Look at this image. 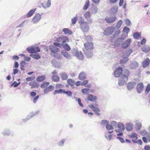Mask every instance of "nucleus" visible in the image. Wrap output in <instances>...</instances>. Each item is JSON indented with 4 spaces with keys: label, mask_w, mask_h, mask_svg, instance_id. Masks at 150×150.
<instances>
[{
    "label": "nucleus",
    "mask_w": 150,
    "mask_h": 150,
    "mask_svg": "<svg viewBox=\"0 0 150 150\" xmlns=\"http://www.w3.org/2000/svg\"><path fill=\"white\" fill-rule=\"evenodd\" d=\"M45 78V76H40L37 77L36 80L37 82H40L44 80Z\"/></svg>",
    "instance_id": "29"
},
{
    "label": "nucleus",
    "mask_w": 150,
    "mask_h": 150,
    "mask_svg": "<svg viewBox=\"0 0 150 150\" xmlns=\"http://www.w3.org/2000/svg\"><path fill=\"white\" fill-rule=\"evenodd\" d=\"M89 89L87 88H83L81 90V92L84 94H87L89 93Z\"/></svg>",
    "instance_id": "51"
},
{
    "label": "nucleus",
    "mask_w": 150,
    "mask_h": 150,
    "mask_svg": "<svg viewBox=\"0 0 150 150\" xmlns=\"http://www.w3.org/2000/svg\"><path fill=\"white\" fill-rule=\"evenodd\" d=\"M133 50L132 49H129L126 50L125 54V57H128L130 54L132 52Z\"/></svg>",
    "instance_id": "41"
},
{
    "label": "nucleus",
    "mask_w": 150,
    "mask_h": 150,
    "mask_svg": "<svg viewBox=\"0 0 150 150\" xmlns=\"http://www.w3.org/2000/svg\"><path fill=\"white\" fill-rule=\"evenodd\" d=\"M141 33H139L138 32L135 33L133 34V37L135 39H138L141 37Z\"/></svg>",
    "instance_id": "43"
},
{
    "label": "nucleus",
    "mask_w": 150,
    "mask_h": 150,
    "mask_svg": "<svg viewBox=\"0 0 150 150\" xmlns=\"http://www.w3.org/2000/svg\"><path fill=\"white\" fill-rule=\"evenodd\" d=\"M87 99L89 101L93 102L97 99V97L92 94H89L87 97Z\"/></svg>",
    "instance_id": "21"
},
{
    "label": "nucleus",
    "mask_w": 150,
    "mask_h": 150,
    "mask_svg": "<svg viewBox=\"0 0 150 150\" xmlns=\"http://www.w3.org/2000/svg\"><path fill=\"white\" fill-rule=\"evenodd\" d=\"M41 18V15L39 13H37L32 19L34 23L35 24L38 22Z\"/></svg>",
    "instance_id": "12"
},
{
    "label": "nucleus",
    "mask_w": 150,
    "mask_h": 150,
    "mask_svg": "<svg viewBox=\"0 0 150 150\" xmlns=\"http://www.w3.org/2000/svg\"><path fill=\"white\" fill-rule=\"evenodd\" d=\"M72 54L74 56H75L77 58L80 60L83 59V55L81 51H78L75 49H73L72 50Z\"/></svg>",
    "instance_id": "2"
},
{
    "label": "nucleus",
    "mask_w": 150,
    "mask_h": 150,
    "mask_svg": "<svg viewBox=\"0 0 150 150\" xmlns=\"http://www.w3.org/2000/svg\"><path fill=\"white\" fill-rule=\"evenodd\" d=\"M144 86L143 83L142 82L138 83L136 87V90L137 92L138 93H141L143 90Z\"/></svg>",
    "instance_id": "10"
},
{
    "label": "nucleus",
    "mask_w": 150,
    "mask_h": 150,
    "mask_svg": "<svg viewBox=\"0 0 150 150\" xmlns=\"http://www.w3.org/2000/svg\"><path fill=\"white\" fill-rule=\"evenodd\" d=\"M80 28L82 32L84 33L88 31L89 27L87 23L80 25Z\"/></svg>",
    "instance_id": "14"
},
{
    "label": "nucleus",
    "mask_w": 150,
    "mask_h": 150,
    "mask_svg": "<svg viewBox=\"0 0 150 150\" xmlns=\"http://www.w3.org/2000/svg\"><path fill=\"white\" fill-rule=\"evenodd\" d=\"M60 75L61 79L63 80H66L68 78L66 72H61Z\"/></svg>",
    "instance_id": "25"
},
{
    "label": "nucleus",
    "mask_w": 150,
    "mask_h": 150,
    "mask_svg": "<svg viewBox=\"0 0 150 150\" xmlns=\"http://www.w3.org/2000/svg\"><path fill=\"white\" fill-rule=\"evenodd\" d=\"M128 60L129 59L127 57H124L120 60V62L122 64L125 63L127 62Z\"/></svg>",
    "instance_id": "46"
},
{
    "label": "nucleus",
    "mask_w": 150,
    "mask_h": 150,
    "mask_svg": "<svg viewBox=\"0 0 150 150\" xmlns=\"http://www.w3.org/2000/svg\"><path fill=\"white\" fill-rule=\"evenodd\" d=\"M145 150H150V146L149 145H146L144 147Z\"/></svg>",
    "instance_id": "64"
},
{
    "label": "nucleus",
    "mask_w": 150,
    "mask_h": 150,
    "mask_svg": "<svg viewBox=\"0 0 150 150\" xmlns=\"http://www.w3.org/2000/svg\"><path fill=\"white\" fill-rule=\"evenodd\" d=\"M136 83L133 82L132 81L128 83L127 85V88L129 90H131L135 85Z\"/></svg>",
    "instance_id": "19"
},
{
    "label": "nucleus",
    "mask_w": 150,
    "mask_h": 150,
    "mask_svg": "<svg viewBox=\"0 0 150 150\" xmlns=\"http://www.w3.org/2000/svg\"><path fill=\"white\" fill-rule=\"evenodd\" d=\"M86 50H92L93 48V45L91 42H87L84 44Z\"/></svg>",
    "instance_id": "9"
},
{
    "label": "nucleus",
    "mask_w": 150,
    "mask_h": 150,
    "mask_svg": "<svg viewBox=\"0 0 150 150\" xmlns=\"http://www.w3.org/2000/svg\"><path fill=\"white\" fill-rule=\"evenodd\" d=\"M131 39L129 38L126 40L122 44V47L123 49H126L128 47L131 43Z\"/></svg>",
    "instance_id": "7"
},
{
    "label": "nucleus",
    "mask_w": 150,
    "mask_h": 150,
    "mask_svg": "<svg viewBox=\"0 0 150 150\" xmlns=\"http://www.w3.org/2000/svg\"><path fill=\"white\" fill-rule=\"evenodd\" d=\"M90 2L89 0H86L85 1L84 5L83 6V9L84 10H87L88 8Z\"/></svg>",
    "instance_id": "34"
},
{
    "label": "nucleus",
    "mask_w": 150,
    "mask_h": 150,
    "mask_svg": "<svg viewBox=\"0 0 150 150\" xmlns=\"http://www.w3.org/2000/svg\"><path fill=\"white\" fill-rule=\"evenodd\" d=\"M111 124L112 126L117 127L118 125V123L115 121H112L111 122Z\"/></svg>",
    "instance_id": "53"
},
{
    "label": "nucleus",
    "mask_w": 150,
    "mask_h": 150,
    "mask_svg": "<svg viewBox=\"0 0 150 150\" xmlns=\"http://www.w3.org/2000/svg\"><path fill=\"white\" fill-rule=\"evenodd\" d=\"M65 141V139H62L61 141L58 142L57 143V145L60 146H62L64 145V144Z\"/></svg>",
    "instance_id": "40"
},
{
    "label": "nucleus",
    "mask_w": 150,
    "mask_h": 150,
    "mask_svg": "<svg viewBox=\"0 0 150 150\" xmlns=\"http://www.w3.org/2000/svg\"><path fill=\"white\" fill-rule=\"evenodd\" d=\"M61 53L67 59L70 60L72 58V56L65 50H61Z\"/></svg>",
    "instance_id": "11"
},
{
    "label": "nucleus",
    "mask_w": 150,
    "mask_h": 150,
    "mask_svg": "<svg viewBox=\"0 0 150 150\" xmlns=\"http://www.w3.org/2000/svg\"><path fill=\"white\" fill-rule=\"evenodd\" d=\"M64 93L66 94L69 97H71L72 96V93L70 90H68L67 91H66L65 90H64Z\"/></svg>",
    "instance_id": "45"
},
{
    "label": "nucleus",
    "mask_w": 150,
    "mask_h": 150,
    "mask_svg": "<svg viewBox=\"0 0 150 150\" xmlns=\"http://www.w3.org/2000/svg\"><path fill=\"white\" fill-rule=\"evenodd\" d=\"M36 10V8L31 10L27 14L26 16L27 17H29L31 16L34 13Z\"/></svg>",
    "instance_id": "36"
},
{
    "label": "nucleus",
    "mask_w": 150,
    "mask_h": 150,
    "mask_svg": "<svg viewBox=\"0 0 150 150\" xmlns=\"http://www.w3.org/2000/svg\"><path fill=\"white\" fill-rule=\"evenodd\" d=\"M150 90V84H148L146 86V87L145 91V93L147 95Z\"/></svg>",
    "instance_id": "48"
},
{
    "label": "nucleus",
    "mask_w": 150,
    "mask_h": 150,
    "mask_svg": "<svg viewBox=\"0 0 150 150\" xmlns=\"http://www.w3.org/2000/svg\"><path fill=\"white\" fill-rule=\"evenodd\" d=\"M115 28L114 27H111L107 28L104 31V35L107 36L111 35L113 32Z\"/></svg>",
    "instance_id": "5"
},
{
    "label": "nucleus",
    "mask_w": 150,
    "mask_h": 150,
    "mask_svg": "<svg viewBox=\"0 0 150 150\" xmlns=\"http://www.w3.org/2000/svg\"><path fill=\"white\" fill-rule=\"evenodd\" d=\"M80 25H84L87 23V22H85L84 21V19H81L79 22Z\"/></svg>",
    "instance_id": "62"
},
{
    "label": "nucleus",
    "mask_w": 150,
    "mask_h": 150,
    "mask_svg": "<svg viewBox=\"0 0 150 150\" xmlns=\"http://www.w3.org/2000/svg\"><path fill=\"white\" fill-rule=\"evenodd\" d=\"M122 22H123L122 20H120L116 24L115 28L117 29L119 28L122 25Z\"/></svg>",
    "instance_id": "47"
},
{
    "label": "nucleus",
    "mask_w": 150,
    "mask_h": 150,
    "mask_svg": "<svg viewBox=\"0 0 150 150\" xmlns=\"http://www.w3.org/2000/svg\"><path fill=\"white\" fill-rule=\"evenodd\" d=\"M30 56L33 58L36 59H39L40 58V56L38 53L31 54Z\"/></svg>",
    "instance_id": "28"
},
{
    "label": "nucleus",
    "mask_w": 150,
    "mask_h": 150,
    "mask_svg": "<svg viewBox=\"0 0 150 150\" xmlns=\"http://www.w3.org/2000/svg\"><path fill=\"white\" fill-rule=\"evenodd\" d=\"M141 49L143 52H148L150 50V46L145 45L142 47L141 48Z\"/></svg>",
    "instance_id": "20"
},
{
    "label": "nucleus",
    "mask_w": 150,
    "mask_h": 150,
    "mask_svg": "<svg viewBox=\"0 0 150 150\" xmlns=\"http://www.w3.org/2000/svg\"><path fill=\"white\" fill-rule=\"evenodd\" d=\"M86 74L83 71L81 72L79 76V79L80 80H83L86 79Z\"/></svg>",
    "instance_id": "24"
},
{
    "label": "nucleus",
    "mask_w": 150,
    "mask_h": 150,
    "mask_svg": "<svg viewBox=\"0 0 150 150\" xmlns=\"http://www.w3.org/2000/svg\"><path fill=\"white\" fill-rule=\"evenodd\" d=\"M40 112L39 110H37L35 112H32L30 113L29 115L27 116V120H28L30 118L38 115Z\"/></svg>",
    "instance_id": "16"
},
{
    "label": "nucleus",
    "mask_w": 150,
    "mask_h": 150,
    "mask_svg": "<svg viewBox=\"0 0 150 150\" xmlns=\"http://www.w3.org/2000/svg\"><path fill=\"white\" fill-rule=\"evenodd\" d=\"M89 107L91 109H92L95 112H99L100 111V109L98 108L95 107L92 104H90L89 105Z\"/></svg>",
    "instance_id": "23"
},
{
    "label": "nucleus",
    "mask_w": 150,
    "mask_h": 150,
    "mask_svg": "<svg viewBox=\"0 0 150 150\" xmlns=\"http://www.w3.org/2000/svg\"><path fill=\"white\" fill-rule=\"evenodd\" d=\"M139 66L138 63L136 62H133L130 65L131 68L132 69H135Z\"/></svg>",
    "instance_id": "31"
},
{
    "label": "nucleus",
    "mask_w": 150,
    "mask_h": 150,
    "mask_svg": "<svg viewBox=\"0 0 150 150\" xmlns=\"http://www.w3.org/2000/svg\"><path fill=\"white\" fill-rule=\"evenodd\" d=\"M65 50L69 51L70 50L71 48L69 45L67 43L63 44V45L62 46Z\"/></svg>",
    "instance_id": "38"
},
{
    "label": "nucleus",
    "mask_w": 150,
    "mask_h": 150,
    "mask_svg": "<svg viewBox=\"0 0 150 150\" xmlns=\"http://www.w3.org/2000/svg\"><path fill=\"white\" fill-rule=\"evenodd\" d=\"M129 136L131 138H135L136 139H138V137L137 136V134L135 133H132L130 135H129Z\"/></svg>",
    "instance_id": "58"
},
{
    "label": "nucleus",
    "mask_w": 150,
    "mask_h": 150,
    "mask_svg": "<svg viewBox=\"0 0 150 150\" xmlns=\"http://www.w3.org/2000/svg\"><path fill=\"white\" fill-rule=\"evenodd\" d=\"M122 67H119L116 69L114 73V75L115 77H117L120 76L122 74Z\"/></svg>",
    "instance_id": "6"
},
{
    "label": "nucleus",
    "mask_w": 150,
    "mask_h": 150,
    "mask_svg": "<svg viewBox=\"0 0 150 150\" xmlns=\"http://www.w3.org/2000/svg\"><path fill=\"white\" fill-rule=\"evenodd\" d=\"M27 50L29 53H33L40 51V50L39 47H34L33 46H31L27 48Z\"/></svg>",
    "instance_id": "4"
},
{
    "label": "nucleus",
    "mask_w": 150,
    "mask_h": 150,
    "mask_svg": "<svg viewBox=\"0 0 150 150\" xmlns=\"http://www.w3.org/2000/svg\"><path fill=\"white\" fill-rule=\"evenodd\" d=\"M120 30H118L116 32H115L113 35V36L115 38H117L118 36L120 34Z\"/></svg>",
    "instance_id": "57"
},
{
    "label": "nucleus",
    "mask_w": 150,
    "mask_h": 150,
    "mask_svg": "<svg viewBox=\"0 0 150 150\" xmlns=\"http://www.w3.org/2000/svg\"><path fill=\"white\" fill-rule=\"evenodd\" d=\"M129 74V71L127 69L122 70V75L119 80L118 84L120 86H122L125 84L128 80V77Z\"/></svg>",
    "instance_id": "1"
},
{
    "label": "nucleus",
    "mask_w": 150,
    "mask_h": 150,
    "mask_svg": "<svg viewBox=\"0 0 150 150\" xmlns=\"http://www.w3.org/2000/svg\"><path fill=\"white\" fill-rule=\"evenodd\" d=\"M63 31L64 33V34L66 35L68 34L70 35L72 34V32L68 28H63Z\"/></svg>",
    "instance_id": "30"
},
{
    "label": "nucleus",
    "mask_w": 150,
    "mask_h": 150,
    "mask_svg": "<svg viewBox=\"0 0 150 150\" xmlns=\"http://www.w3.org/2000/svg\"><path fill=\"white\" fill-rule=\"evenodd\" d=\"M66 39L65 40L64 39L63 37H59L57 39V41L59 42H62V43H63L64 44V43L66 42V40H68V39L66 37Z\"/></svg>",
    "instance_id": "33"
},
{
    "label": "nucleus",
    "mask_w": 150,
    "mask_h": 150,
    "mask_svg": "<svg viewBox=\"0 0 150 150\" xmlns=\"http://www.w3.org/2000/svg\"><path fill=\"white\" fill-rule=\"evenodd\" d=\"M85 54L86 55L87 58H91L93 56V51L92 50H86L84 51Z\"/></svg>",
    "instance_id": "17"
},
{
    "label": "nucleus",
    "mask_w": 150,
    "mask_h": 150,
    "mask_svg": "<svg viewBox=\"0 0 150 150\" xmlns=\"http://www.w3.org/2000/svg\"><path fill=\"white\" fill-rule=\"evenodd\" d=\"M117 139H118L120 142L122 143H123L125 142V141L123 138L121 137H117Z\"/></svg>",
    "instance_id": "63"
},
{
    "label": "nucleus",
    "mask_w": 150,
    "mask_h": 150,
    "mask_svg": "<svg viewBox=\"0 0 150 150\" xmlns=\"http://www.w3.org/2000/svg\"><path fill=\"white\" fill-rule=\"evenodd\" d=\"M49 49L51 51V54L55 57L56 54L60 50L59 48L53 45L49 46Z\"/></svg>",
    "instance_id": "3"
},
{
    "label": "nucleus",
    "mask_w": 150,
    "mask_h": 150,
    "mask_svg": "<svg viewBox=\"0 0 150 150\" xmlns=\"http://www.w3.org/2000/svg\"><path fill=\"white\" fill-rule=\"evenodd\" d=\"M67 82L71 86H73L75 84V81L72 79H69L67 80Z\"/></svg>",
    "instance_id": "37"
},
{
    "label": "nucleus",
    "mask_w": 150,
    "mask_h": 150,
    "mask_svg": "<svg viewBox=\"0 0 150 150\" xmlns=\"http://www.w3.org/2000/svg\"><path fill=\"white\" fill-rule=\"evenodd\" d=\"M135 126L138 130L140 129L141 127L142 124L140 122H138L136 124Z\"/></svg>",
    "instance_id": "56"
},
{
    "label": "nucleus",
    "mask_w": 150,
    "mask_h": 150,
    "mask_svg": "<svg viewBox=\"0 0 150 150\" xmlns=\"http://www.w3.org/2000/svg\"><path fill=\"white\" fill-rule=\"evenodd\" d=\"M2 134L4 136H9L10 134V132L8 129H4L2 132Z\"/></svg>",
    "instance_id": "26"
},
{
    "label": "nucleus",
    "mask_w": 150,
    "mask_h": 150,
    "mask_svg": "<svg viewBox=\"0 0 150 150\" xmlns=\"http://www.w3.org/2000/svg\"><path fill=\"white\" fill-rule=\"evenodd\" d=\"M54 45L55 46H57L59 47H61L63 45V43H62L61 44L60 43L58 42H54Z\"/></svg>",
    "instance_id": "61"
},
{
    "label": "nucleus",
    "mask_w": 150,
    "mask_h": 150,
    "mask_svg": "<svg viewBox=\"0 0 150 150\" xmlns=\"http://www.w3.org/2000/svg\"><path fill=\"white\" fill-rule=\"evenodd\" d=\"M118 7L117 6H114L110 10V13L113 16L118 11Z\"/></svg>",
    "instance_id": "22"
},
{
    "label": "nucleus",
    "mask_w": 150,
    "mask_h": 150,
    "mask_svg": "<svg viewBox=\"0 0 150 150\" xmlns=\"http://www.w3.org/2000/svg\"><path fill=\"white\" fill-rule=\"evenodd\" d=\"M91 14L89 11H87L86 13H85L84 14V16L85 18L86 19H89L91 16Z\"/></svg>",
    "instance_id": "44"
},
{
    "label": "nucleus",
    "mask_w": 150,
    "mask_h": 150,
    "mask_svg": "<svg viewBox=\"0 0 150 150\" xmlns=\"http://www.w3.org/2000/svg\"><path fill=\"white\" fill-rule=\"evenodd\" d=\"M109 122L108 120H103L101 121L100 124L103 127L105 126L106 127L107 125L109 124Z\"/></svg>",
    "instance_id": "27"
},
{
    "label": "nucleus",
    "mask_w": 150,
    "mask_h": 150,
    "mask_svg": "<svg viewBox=\"0 0 150 150\" xmlns=\"http://www.w3.org/2000/svg\"><path fill=\"white\" fill-rule=\"evenodd\" d=\"M98 11V8L94 4H92L91 7L89 9V12L91 14H95Z\"/></svg>",
    "instance_id": "13"
},
{
    "label": "nucleus",
    "mask_w": 150,
    "mask_h": 150,
    "mask_svg": "<svg viewBox=\"0 0 150 150\" xmlns=\"http://www.w3.org/2000/svg\"><path fill=\"white\" fill-rule=\"evenodd\" d=\"M125 24L127 26H129L131 24L130 21L129 19L128 18L126 19L125 20Z\"/></svg>",
    "instance_id": "54"
},
{
    "label": "nucleus",
    "mask_w": 150,
    "mask_h": 150,
    "mask_svg": "<svg viewBox=\"0 0 150 150\" xmlns=\"http://www.w3.org/2000/svg\"><path fill=\"white\" fill-rule=\"evenodd\" d=\"M106 128L107 130H112L114 129L113 127L111 125L108 124L106 126Z\"/></svg>",
    "instance_id": "50"
},
{
    "label": "nucleus",
    "mask_w": 150,
    "mask_h": 150,
    "mask_svg": "<svg viewBox=\"0 0 150 150\" xmlns=\"http://www.w3.org/2000/svg\"><path fill=\"white\" fill-rule=\"evenodd\" d=\"M126 129L127 131H130L132 130L133 128V125L130 123H127L126 124Z\"/></svg>",
    "instance_id": "32"
},
{
    "label": "nucleus",
    "mask_w": 150,
    "mask_h": 150,
    "mask_svg": "<svg viewBox=\"0 0 150 150\" xmlns=\"http://www.w3.org/2000/svg\"><path fill=\"white\" fill-rule=\"evenodd\" d=\"M116 19V17L114 15L113 16L106 17L105 18V20L106 22L108 23H112L114 22Z\"/></svg>",
    "instance_id": "8"
},
{
    "label": "nucleus",
    "mask_w": 150,
    "mask_h": 150,
    "mask_svg": "<svg viewBox=\"0 0 150 150\" xmlns=\"http://www.w3.org/2000/svg\"><path fill=\"white\" fill-rule=\"evenodd\" d=\"M64 89H59V90H55L53 92V93L54 95H55L57 93L60 94L62 93H64Z\"/></svg>",
    "instance_id": "39"
},
{
    "label": "nucleus",
    "mask_w": 150,
    "mask_h": 150,
    "mask_svg": "<svg viewBox=\"0 0 150 150\" xmlns=\"http://www.w3.org/2000/svg\"><path fill=\"white\" fill-rule=\"evenodd\" d=\"M51 0H47L46 4V7L42 6L43 7L45 8L46 7L47 8L50 7L51 5Z\"/></svg>",
    "instance_id": "49"
},
{
    "label": "nucleus",
    "mask_w": 150,
    "mask_h": 150,
    "mask_svg": "<svg viewBox=\"0 0 150 150\" xmlns=\"http://www.w3.org/2000/svg\"><path fill=\"white\" fill-rule=\"evenodd\" d=\"M150 63V60L148 58H147L142 63L143 67L144 68H146L149 65Z\"/></svg>",
    "instance_id": "18"
},
{
    "label": "nucleus",
    "mask_w": 150,
    "mask_h": 150,
    "mask_svg": "<svg viewBox=\"0 0 150 150\" xmlns=\"http://www.w3.org/2000/svg\"><path fill=\"white\" fill-rule=\"evenodd\" d=\"M121 42H122L121 40H117V39L115 42L114 45L115 46H119Z\"/></svg>",
    "instance_id": "52"
},
{
    "label": "nucleus",
    "mask_w": 150,
    "mask_h": 150,
    "mask_svg": "<svg viewBox=\"0 0 150 150\" xmlns=\"http://www.w3.org/2000/svg\"><path fill=\"white\" fill-rule=\"evenodd\" d=\"M129 31V28L127 26L125 27L123 30V32H126L127 34Z\"/></svg>",
    "instance_id": "55"
},
{
    "label": "nucleus",
    "mask_w": 150,
    "mask_h": 150,
    "mask_svg": "<svg viewBox=\"0 0 150 150\" xmlns=\"http://www.w3.org/2000/svg\"><path fill=\"white\" fill-rule=\"evenodd\" d=\"M119 129H116L115 131L116 132H119L120 131L122 132L125 129L124 125L121 122H119L117 126Z\"/></svg>",
    "instance_id": "15"
},
{
    "label": "nucleus",
    "mask_w": 150,
    "mask_h": 150,
    "mask_svg": "<svg viewBox=\"0 0 150 150\" xmlns=\"http://www.w3.org/2000/svg\"><path fill=\"white\" fill-rule=\"evenodd\" d=\"M77 17L76 16L74 18H73L71 19V23L73 24H75L76 23L77 21Z\"/></svg>",
    "instance_id": "60"
},
{
    "label": "nucleus",
    "mask_w": 150,
    "mask_h": 150,
    "mask_svg": "<svg viewBox=\"0 0 150 150\" xmlns=\"http://www.w3.org/2000/svg\"><path fill=\"white\" fill-rule=\"evenodd\" d=\"M49 82L45 81L41 85L40 87L42 88H46L49 85Z\"/></svg>",
    "instance_id": "42"
},
{
    "label": "nucleus",
    "mask_w": 150,
    "mask_h": 150,
    "mask_svg": "<svg viewBox=\"0 0 150 150\" xmlns=\"http://www.w3.org/2000/svg\"><path fill=\"white\" fill-rule=\"evenodd\" d=\"M52 79L54 82H58L59 80V78L57 75H53L52 76Z\"/></svg>",
    "instance_id": "35"
},
{
    "label": "nucleus",
    "mask_w": 150,
    "mask_h": 150,
    "mask_svg": "<svg viewBox=\"0 0 150 150\" xmlns=\"http://www.w3.org/2000/svg\"><path fill=\"white\" fill-rule=\"evenodd\" d=\"M40 85L39 83L36 82L35 81H34L33 88H38L39 87Z\"/></svg>",
    "instance_id": "59"
}]
</instances>
